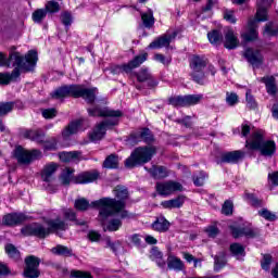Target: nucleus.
I'll return each mask as SVG.
<instances>
[{"instance_id": "nucleus-1", "label": "nucleus", "mask_w": 278, "mask_h": 278, "mask_svg": "<svg viewBox=\"0 0 278 278\" xmlns=\"http://www.w3.org/2000/svg\"><path fill=\"white\" fill-rule=\"evenodd\" d=\"M115 197L117 198H102L98 201H93V207L100 210L101 220L114 216V214H121L123 210L127 206V199H129V190L125 186H116L113 190Z\"/></svg>"}, {"instance_id": "nucleus-2", "label": "nucleus", "mask_w": 278, "mask_h": 278, "mask_svg": "<svg viewBox=\"0 0 278 278\" xmlns=\"http://www.w3.org/2000/svg\"><path fill=\"white\" fill-rule=\"evenodd\" d=\"M10 60L14 62V66H16L11 74H9L10 81H16L18 77H21V71L24 73H29L36 68V63L38 62V52L36 50H30L25 55H21L18 52H13L10 54Z\"/></svg>"}, {"instance_id": "nucleus-3", "label": "nucleus", "mask_w": 278, "mask_h": 278, "mask_svg": "<svg viewBox=\"0 0 278 278\" xmlns=\"http://www.w3.org/2000/svg\"><path fill=\"white\" fill-rule=\"evenodd\" d=\"M273 3V0H257V11L256 18H250L248 21V26L245 31L241 35V38L244 42H253V40H257V24L263 23L264 21H268V13L266 12V8Z\"/></svg>"}, {"instance_id": "nucleus-4", "label": "nucleus", "mask_w": 278, "mask_h": 278, "mask_svg": "<svg viewBox=\"0 0 278 278\" xmlns=\"http://www.w3.org/2000/svg\"><path fill=\"white\" fill-rule=\"evenodd\" d=\"M245 149L258 151L263 157H273L277 153V143L273 140H264V130H256L245 141Z\"/></svg>"}, {"instance_id": "nucleus-5", "label": "nucleus", "mask_w": 278, "mask_h": 278, "mask_svg": "<svg viewBox=\"0 0 278 278\" xmlns=\"http://www.w3.org/2000/svg\"><path fill=\"white\" fill-rule=\"evenodd\" d=\"M75 175V168L65 167L61 174V182L63 186H71V181L73 184H92V181H97L99 179V173L97 170L81 172L80 174Z\"/></svg>"}, {"instance_id": "nucleus-6", "label": "nucleus", "mask_w": 278, "mask_h": 278, "mask_svg": "<svg viewBox=\"0 0 278 278\" xmlns=\"http://www.w3.org/2000/svg\"><path fill=\"white\" fill-rule=\"evenodd\" d=\"M157 153V149L153 146L138 147L130 156L125 161L126 168H136V166H142L153 160V155Z\"/></svg>"}, {"instance_id": "nucleus-7", "label": "nucleus", "mask_w": 278, "mask_h": 278, "mask_svg": "<svg viewBox=\"0 0 278 278\" xmlns=\"http://www.w3.org/2000/svg\"><path fill=\"white\" fill-rule=\"evenodd\" d=\"M20 135L22 138L38 142V144H45L47 151H53L58 147V141L55 139H52V142L47 141L42 129H21Z\"/></svg>"}, {"instance_id": "nucleus-8", "label": "nucleus", "mask_w": 278, "mask_h": 278, "mask_svg": "<svg viewBox=\"0 0 278 278\" xmlns=\"http://www.w3.org/2000/svg\"><path fill=\"white\" fill-rule=\"evenodd\" d=\"M15 160H17L18 164H23L24 166H28V164L33 163L36 160H40L42 157V152L40 150H31L27 151L21 147L15 149Z\"/></svg>"}, {"instance_id": "nucleus-9", "label": "nucleus", "mask_w": 278, "mask_h": 278, "mask_svg": "<svg viewBox=\"0 0 278 278\" xmlns=\"http://www.w3.org/2000/svg\"><path fill=\"white\" fill-rule=\"evenodd\" d=\"M155 190L161 197H170L175 192H184V185L175 180L156 182Z\"/></svg>"}, {"instance_id": "nucleus-10", "label": "nucleus", "mask_w": 278, "mask_h": 278, "mask_svg": "<svg viewBox=\"0 0 278 278\" xmlns=\"http://www.w3.org/2000/svg\"><path fill=\"white\" fill-rule=\"evenodd\" d=\"M114 125H118V119H105L100 124H97L93 130L89 134V140L91 142L103 140V138L105 137V131H108V128L114 127Z\"/></svg>"}, {"instance_id": "nucleus-11", "label": "nucleus", "mask_w": 278, "mask_h": 278, "mask_svg": "<svg viewBox=\"0 0 278 278\" xmlns=\"http://www.w3.org/2000/svg\"><path fill=\"white\" fill-rule=\"evenodd\" d=\"M21 233L25 237L35 236V238H40L42 240L51 235V229L45 227L42 224L33 223L24 226L21 229Z\"/></svg>"}, {"instance_id": "nucleus-12", "label": "nucleus", "mask_w": 278, "mask_h": 278, "mask_svg": "<svg viewBox=\"0 0 278 278\" xmlns=\"http://www.w3.org/2000/svg\"><path fill=\"white\" fill-rule=\"evenodd\" d=\"M148 58H149L148 53H142V54L136 55L127 64L116 65L112 70V73H114V75H116L118 73H131V71H134V68H138V67H140V65L144 64V62H147Z\"/></svg>"}, {"instance_id": "nucleus-13", "label": "nucleus", "mask_w": 278, "mask_h": 278, "mask_svg": "<svg viewBox=\"0 0 278 278\" xmlns=\"http://www.w3.org/2000/svg\"><path fill=\"white\" fill-rule=\"evenodd\" d=\"M40 258L35 255H29L25 258L24 277L25 278H38L40 277Z\"/></svg>"}, {"instance_id": "nucleus-14", "label": "nucleus", "mask_w": 278, "mask_h": 278, "mask_svg": "<svg viewBox=\"0 0 278 278\" xmlns=\"http://www.w3.org/2000/svg\"><path fill=\"white\" fill-rule=\"evenodd\" d=\"M230 231L233 238H242V236H244L245 238H257V236H260V230L252 225H232L230 226Z\"/></svg>"}, {"instance_id": "nucleus-15", "label": "nucleus", "mask_w": 278, "mask_h": 278, "mask_svg": "<svg viewBox=\"0 0 278 278\" xmlns=\"http://www.w3.org/2000/svg\"><path fill=\"white\" fill-rule=\"evenodd\" d=\"M155 138L153 137V132L149 128H140L139 130L132 132L129 137V141L132 144H138V142H146L147 144H151Z\"/></svg>"}, {"instance_id": "nucleus-16", "label": "nucleus", "mask_w": 278, "mask_h": 278, "mask_svg": "<svg viewBox=\"0 0 278 278\" xmlns=\"http://www.w3.org/2000/svg\"><path fill=\"white\" fill-rule=\"evenodd\" d=\"M244 155L247 153L241 150L225 152L222 154L220 160L217 161V164H238V162L244 160Z\"/></svg>"}, {"instance_id": "nucleus-17", "label": "nucleus", "mask_w": 278, "mask_h": 278, "mask_svg": "<svg viewBox=\"0 0 278 278\" xmlns=\"http://www.w3.org/2000/svg\"><path fill=\"white\" fill-rule=\"evenodd\" d=\"M84 99L87 103L97 100V88H86L84 85H76V99Z\"/></svg>"}, {"instance_id": "nucleus-18", "label": "nucleus", "mask_w": 278, "mask_h": 278, "mask_svg": "<svg viewBox=\"0 0 278 278\" xmlns=\"http://www.w3.org/2000/svg\"><path fill=\"white\" fill-rule=\"evenodd\" d=\"M77 94V85H64L52 92L53 99H66L67 97H73L76 99Z\"/></svg>"}, {"instance_id": "nucleus-19", "label": "nucleus", "mask_w": 278, "mask_h": 278, "mask_svg": "<svg viewBox=\"0 0 278 278\" xmlns=\"http://www.w3.org/2000/svg\"><path fill=\"white\" fill-rule=\"evenodd\" d=\"M89 116H101V117H110V118H121L123 116V112L119 110H112V109H100V108H93L88 109Z\"/></svg>"}, {"instance_id": "nucleus-20", "label": "nucleus", "mask_w": 278, "mask_h": 278, "mask_svg": "<svg viewBox=\"0 0 278 278\" xmlns=\"http://www.w3.org/2000/svg\"><path fill=\"white\" fill-rule=\"evenodd\" d=\"M177 31H174L172 34L167 33L162 35L161 37H157L149 45V49H163V47H169L170 41L177 38Z\"/></svg>"}, {"instance_id": "nucleus-21", "label": "nucleus", "mask_w": 278, "mask_h": 278, "mask_svg": "<svg viewBox=\"0 0 278 278\" xmlns=\"http://www.w3.org/2000/svg\"><path fill=\"white\" fill-rule=\"evenodd\" d=\"M59 157L61 162H64L65 164L74 163L79 164L84 160V155L81 151H71V152H61L59 154Z\"/></svg>"}, {"instance_id": "nucleus-22", "label": "nucleus", "mask_w": 278, "mask_h": 278, "mask_svg": "<svg viewBox=\"0 0 278 278\" xmlns=\"http://www.w3.org/2000/svg\"><path fill=\"white\" fill-rule=\"evenodd\" d=\"M27 220V216L23 213H11L3 217V225L8 227H14L16 225H22Z\"/></svg>"}, {"instance_id": "nucleus-23", "label": "nucleus", "mask_w": 278, "mask_h": 278, "mask_svg": "<svg viewBox=\"0 0 278 278\" xmlns=\"http://www.w3.org/2000/svg\"><path fill=\"white\" fill-rule=\"evenodd\" d=\"M144 169L148 170V173H150L153 179H166V177L170 175L168 168L162 165H152L151 168L144 167Z\"/></svg>"}, {"instance_id": "nucleus-24", "label": "nucleus", "mask_w": 278, "mask_h": 278, "mask_svg": "<svg viewBox=\"0 0 278 278\" xmlns=\"http://www.w3.org/2000/svg\"><path fill=\"white\" fill-rule=\"evenodd\" d=\"M186 203V195H178L172 200H165L161 202V205L164 210H179V207H184Z\"/></svg>"}, {"instance_id": "nucleus-25", "label": "nucleus", "mask_w": 278, "mask_h": 278, "mask_svg": "<svg viewBox=\"0 0 278 278\" xmlns=\"http://www.w3.org/2000/svg\"><path fill=\"white\" fill-rule=\"evenodd\" d=\"M47 225L48 229H50V233H55V231H66V229H68V224H66V222L60 217H56L55 219H49Z\"/></svg>"}, {"instance_id": "nucleus-26", "label": "nucleus", "mask_w": 278, "mask_h": 278, "mask_svg": "<svg viewBox=\"0 0 278 278\" xmlns=\"http://www.w3.org/2000/svg\"><path fill=\"white\" fill-rule=\"evenodd\" d=\"M137 80L140 83L148 81L149 88H155L157 86V80L153 79V75L149 73V70L147 68H141L137 74H136Z\"/></svg>"}, {"instance_id": "nucleus-27", "label": "nucleus", "mask_w": 278, "mask_h": 278, "mask_svg": "<svg viewBox=\"0 0 278 278\" xmlns=\"http://www.w3.org/2000/svg\"><path fill=\"white\" fill-rule=\"evenodd\" d=\"M167 268H169V270H176V273H182L186 270V264L181 258L175 255H169L167 257Z\"/></svg>"}, {"instance_id": "nucleus-28", "label": "nucleus", "mask_w": 278, "mask_h": 278, "mask_svg": "<svg viewBox=\"0 0 278 278\" xmlns=\"http://www.w3.org/2000/svg\"><path fill=\"white\" fill-rule=\"evenodd\" d=\"M243 55L252 66H260L262 64V53L258 50L248 48Z\"/></svg>"}, {"instance_id": "nucleus-29", "label": "nucleus", "mask_w": 278, "mask_h": 278, "mask_svg": "<svg viewBox=\"0 0 278 278\" xmlns=\"http://www.w3.org/2000/svg\"><path fill=\"white\" fill-rule=\"evenodd\" d=\"M79 127H81V119L71 122L62 131L64 140H68L71 136H75L79 131Z\"/></svg>"}, {"instance_id": "nucleus-30", "label": "nucleus", "mask_w": 278, "mask_h": 278, "mask_svg": "<svg viewBox=\"0 0 278 278\" xmlns=\"http://www.w3.org/2000/svg\"><path fill=\"white\" fill-rule=\"evenodd\" d=\"M239 45L240 40H238V35H236L232 29H228L225 35L224 47L226 49H236Z\"/></svg>"}, {"instance_id": "nucleus-31", "label": "nucleus", "mask_w": 278, "mask_h": 278, "mask_svg": "<svg viewBox=\"0 0 278 278\" xmlns=\"http://www.w3.org/2000/svg\"><path fill=\"white\" fill-rule=\"evenodd\" d=\"M191 71H203L207 66V60L205 56L193 55L189 61Z\"/></svg>"}, {"instance_id": "nucleus-32", "label": "nucleus", "mask_w": 278, "mask_h": 278, "mask_svg": "<svg viewBox=\"0 0 278 278\" xmlns=\"http://www.w3.org/2000/svg\"><path fill=\"white\" fill-rule=\"evenodd\" d=\"M99 219L101 222L102 227H104V231H118V229L123 227V222L118 218L111 219L105 227V220H108V218L103 220L101 219V211L99 212Z\"/></svg>"}, {"instance_id": "nucleus-33", "label": "nucleus", "mask_w": 278, "mask_h": 278, "mask_svg": "<svg viewBox=\"0 0 278 278\" xmlns=\"http://www.w3.org/2000/svg\"><path fill=\"white\" fill-rule=\"evenodd\" d=\"M58 168H59V165L56 163H50L46 165L41 172V179L43 181H51Z\"/></svg>"}, {"instance_id": "nucleus-34", "label": "nucleus", "mask_w": 278, "mask_h": 278, "mask_svg": "<svg viewBox=\"0 0 278 278\" xmlns=\"http://www.w3.org/2000/svg\"><path fill=\"white\" fill-rule=\"evenodd\" d=\"M140 16L146 29H151V27L155 25V17L153 16V10L148 9L146 12H141Z\"/></svg>"}, {"instance_id": "nucleus-35", "label": "nucleus", "mask_w": 278, "mask_h": 278, "mask_svg": "<svg viewBox=\"0 0 278 278\" xmlns=\"http://www.w3.org/2000/svg\"><path fill=\"white\" fill-rule=\"evenodd\" d=\"M260 81L262 84H265L266 86V91L269 93V94H277V84H276V79H275V76H265V77H262L260 79Z\"/></svg>"}, {"instance_id": "nucleus-36", "label": "nucleus", "mask_w": 278, "mask_h": 278, "mask_svg": "<svg viewBox=\"0 0 278 278\" xmlns=\"http://www.w3.org/2000/svg\"><path fill=\"white\" fill-rule=\"evenodd\" d=\"M170 227V223L166 220L164 217L157 218L153 224H152V229L154 231H159L160 233L166 232Z\"/></svg>"}, {"instance_id": "nucleus-37", "label": "nucleus", "mask_w": 278, "mask_h": 278, "mask_svg": "<svg viewBox=\"0 0 278 278\" xmlns=\"http://www.w3.org/2000/svg\"><path fill=\"white\" fill-rule=\"evenodd\" d=\"M74 207L78 212H87V210H90V207H96L99 210V207L92 205V202L90 203L86 198L76 199L74 202Z\"/></svg>"}, {"instance_id": "nucleus-38", "label": "nucleus", "mask_w": 278, "mask_h": 278, "mask_svg": "<svg viewBox=\"0 0 278 278\" xmlns=\"http://www.w3.org/2000/svg\"><path fill=\"white\" fill-rule=\"evenodd\" d=\"M150 260H152V262H156L157 266H166V262H164V254H162L157 247H153L151 249Z\"/></svg>"}, {"instance_id": "nucleus-39", "label": "nucleus", "mask_w": 278, "mask_h": 278, "mask_svg": "<svg viewBox=\"0 0 278 278\" xmlns=\"http://www.w3.org/2000/svg\"><path fill=\"white\" fill-rule=\"evenodd\" d=\"M53 255H62L64 257H73V250L66 245L59 244L51 249Z\"/></svg>"}, {"instance_id": "nucleus-40", "label": "nucleus", "mask_w": 278, "mask_h": 278, "mask_svg": "<svg viewBox=\"0 0 278 278\" xmlns=\"http://www.w3.org/2000/svg\"><path fill=\"white\" fill-rule=\"evenodd\" d=\"M203 101V94H187L185 96V106L186 108H192V105H199Z\"/></svg>"}, {"instance_id": "nucleus-41", "label": "nucleus", "mask_w": 278, "mask_h": 278, "mask_svg": "<svg viewBox=\"0 0 278 278\" xmlns=\"http://www.w3.org/2000/svg\"><path fill=\"white\" fill-rule=\"evenodd\" d=\"M190 77L193 81H195V84H199L200 86H205V81H207L203 70H191Z\"/></svg>"}, {"instance_id": "nucleus-42", "label": "nucleus", "mask_w": 278, "mask_h": 278, "mask_svg": "<svg viewBox=\"0 0 278 278\" xmlns=\"http://www.w3.org/2000/svg\"><path fill=\"white\" fill-rule=\"evenodd\" d=\"M63 216L65 220H71L72 223H75V225H79L80 227L86 225V222H79V219H77V213H75L73 208L63 210Z\"/></svg>"}, {"instance_id": "nucleus-43", "label": "nucleus", "mask_w": 278, "mask_h": 278, "mask_svg": "<svg viewBox=\"0 0 278 278\" xmlns=\"http://www.w3.org/2000/svg\"><path fill=\"white\" fill-rule=\"evenodd\" d=\"M103 168H118V154H110L102 164Z\"/></svg>"}, {"instance_id": "nucleus-44", "label": "nucleus", "mask_w": 278, "mask_h": 278, "mask_svg": "<svg viewBox=\"0 0 278 278\" xmlns=\"http://www.w3.org/2000/svg\"><path fill=\"white\" fill-rule=\"evenodd\" d=\"M5 253L9 255L11 260H14V262H20L21 260V251L15 248L14 244L9 243L5 245Z\"/></svg>"}, {"instance_id": "nucleus-45", "label": "nucleus", "mask_w": 278, "mask_h": 278, "mask_svg": "<svg viewBox=\"0 0 278 278\" xmlns=\"http://www.w3.org/2000/svg\"><path fill=\"white\" fill-rule=\"evenodd\" d=\"M167 101L168 105H173V108H186V96H174Z\"/></svg>"}, {"instance_id": "nucleus-46", "label": "nucleus", "mask_w": 278, "mask_h": 278, "mask_svg": "<svg viewBox=\"0 0 278 278\" xmlns=\"http://www.w3.org/2000/svg\"><path fill=\"white\" fill-rule=\"evenodd\" d=\"M215 270H220V268H225L227 265V254L225 252H220L219 254L215 255Z\"/></svg>"}, {"instance_id": "nucleus-47", "label": "nucleus", "mask_w": 278, "mask_h": 278, "mask_svg": "<svg viewBox=\"0 0 278 278\" xmlns=\"http://www.w3.org/2000/svg\"><path fill=\"white\" fill-rule=\"evenodd\" d=\"M45 10L47 14H58L62 8L60 7V3L56 2L55 0H50L46 3Z\"/></svg>"}, {"instance_id": "nucleus-48", "label": "nucleus", "mask_w": 278, "mask_h": 278, "mask_svg": "<svg viewBox=\"0 0 278 278\" xmlns=\"http://www.w3.org/2000/svg\"><path fill=\"white\" fill-rule=\"evenodd\" d=\"M31 18L34 21V23H42V21H45V18H47V10L45 9H37L33 12L31 14Z\"/></svg>"}, {"instance_id": "nucleus-49", "label": "nucleus", "mask_w": 278, "mask_h": 278, "mask_svg": "<svg viewBox=\"0 0 278 278\" xmlns=\"http://www.w3.org/2000/svg\"><path fill=\"white\" fill-rule=\"evenodd\" d=\"M211 45H220L223 42V34L218 30H212L207 34Z\"/></svg>"}, {"instance_id": "nucleus-50", "label": "nucleus", "mask_w": 278, "mask_h": 278, "mask_svg": "<svg viewBox=\"0 0 278 278\" xmlns=\"http://www.w3.org/2000/svg\"><path fill=\"white\" fill-rule=\"evenodd\" d=\"M245 199L250 202L252 207H262L264 201L260 200L255 194L245 192Z\"/></svg>"}, {"instance_id": "nucleus-51", "label": "nucleus", "mask_w": 278, "mask_h": 278, "mask_svg": "<svg viewBox=\"0 0 278 278\" xmlns=\"http://www.w3.org/2000/svg\"><path fill=\"white\" fill-rule=\"evenodd\" d=\"M14 110V102H1L0 103V116H7Z\"/></svg>"}, {"instance_id": "nucleus-52", "label": "nucleus", "mask_w": 278, "mask_h": 278, "mask_svg": "<svg viewBox=\"0 0 278 278\" xmlns=\"http://www.w3.org/2000/svg\"><path fill=\"white\" fill-rule=\"evenodd\" d=\"M222 214L231 216L233 214V202L226 200L222 206Z\"/></svg>"}, {"instance_id": "nucleus-53", "label": "nucleus", "mask_w": 278, "mask_h": 278, "mask_svg": "<svg viewBox=\"0 0 278 278\" xmlns=\"http://www.w3.org/2000/svg\"><path fill=\"white\" fill-rule=\"evenodd\" d=\"M240 101L238 93L236 92H226V103H228V105H230L231 108L236 104H238V102Z\"/></svg>"}, {"instance_id": "nucleus-54", "label": "nucleus", "mask_w": 278, "mask_h": 278, "mask_svg": "<svg viewBox=\"0 0 278 278\" xmlns=\"http://www.w3.org/2000/svg\"><path fill=\"white\" fill-rule=\"evenodd\" d=\"M61 23H63L65 27H71V25H73V15L71 12L65 11L61 13Z\"/></svg>"}, {"instance_id": "nucleus-55", "label": "nucleus", "mask_w": 278, "mask_h": 278, "mask_svg": "<svg viewBox=\"0 0 278 278\" xmlns=\"http://www.w3.org/2000/svg\"><path fill=\"white\" fill-rule=\"evenodd\" d=\"M270 264H273V255L264 254L263 260L261 261L263 270H270Z\"/></svg>"}, {"instance_id": "nucleus-56", "label": "nucleus", "mask_w": 278, "mask_h": 278, "mask_svg": "<svg viewBox=\"0 0 278 278\" xmlns=\"http://www.w3.org/2000/svg\"><path fill=\"white\" fill-rule=\"evenodd\" d=\"M205 179H207V174L205 172H200L198 176H193L194 186L201 187L205 184Z\"/></svg>"}, {"instance_id": "nucleus-57", "label": "nucleus", "mask_w": 278, "mask_h": 278, "mask_svg": "<svg viewBox=\"0 0 278 278\" xmlns=\"http://www.w3.org/2000/svg\"><path fill=\"white\" fill-rule=\"evenodd\" d=\"M245 101H247V108L249 110H255L257 108V102L255 101V98L251 94V91H248L245 93Z\"/></svg>"}, {"instance_id": "nucleus-58", "label": "nucleus", "mask_w": 278, "mask_h": 278, "mask_svg": "<svg viewBox=\"0 0 278 278\" xmlns=\"http://www.w3.org/2000/svg\"><path fill=\"white\" fill-rule=\"evenodd\" d=\"M230 252L232 253V255H244V247H242V244L240 243H232L230 245Z\"/></svg>"}, {"instance_id": "nucleus-59", "label": "nucleus", "mask_w": 278, "mask_h": 278, "mask_svg": "<svg viewBox=\"0 0 278 278\" xmlns=\"http://www.w3.org/2000/svg\"><path fill=\"white\" fill-rule=\"evenodd\" d=\"M258 214L262 216V218H265V220H275L277 218V215L275 213L268 211L267 208H263L258 212Z\"/></svg>"}, {"instance_id": "nucleus-60", "label": "nucleus", "mask_w": 278, "mask_h": 278, "mask_svg": "<svg viewBox=\"0 0 278 278\" xmlns=\"http://www.w3.org/2000/svg\"><path fill=\"white\" fill-rule=\"evenodd\" d=\"M71 277L72 278H92V275L89 271L72 270Z\"/></svg>"}, {"instance_id": "nucleus-61", "label": "nucleus", "mask_w": 278, "mask_h": 278, "mask_svg": "<svg viewBox=\"0 0 278 278\" xmlns=\"http://www.w3.org/2000/svg\"><path fill=\"white\" fill-rule=\"evenodd\" d=\"M43 118H55L58 116V110L55 109H45L41 112Z\"/></svg>"}, {"instance_id": "nucleus-62", "label": "nucleus", "mask_w": 278, "mask_h": 278, "mask_svg": "<svg viewBox=\"0 0 278 278\" xmlns=\"http://www.w3.org/2000/svg\"><path fill=\"white\" fill-rule=\"evenodd\" d=\"M264 34H266L267 36H277L278 28H275V26L271 23H269L265 26Z\"/></svg>"}, {"instance_id": "nucleus-63", "label": "nucleus", "mask_w": 278, "mask_h": 278, "mask_svg": "<svg viewBox=\"0 0 278 278\" xmlns=\"http://www.w3.org/2000/svg\"><path fill=\"white\" fill-rule=\"evenodd\" d=\"M129 240L135 244V247H142V236L135 233L129 237Z\"/></svg>"}, {"instance_id": "nucleus-64", "label": "nucleus", "mask_w": 278, "mask_h": 278, "mask_svg": "<svg viewBox=\"0 0 278 278\" xmlns=\"http://www.w3.org/2000/svg\"><path fill=\"white\" fill-rule=\"evenodd\" d=\"M224 18L225 21H228V23H232V25H235L237 22L236 16L233 15V11L226 10L224 12Z\"/></svg>"}]
</instances>
